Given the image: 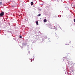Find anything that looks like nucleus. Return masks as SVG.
<instances>
[{"label": "nucleus", "mask_w": 75, "mask_h": 75, "mask_svg": "<svg viewBox=\"0 0 75 75\" xmlns=\"http://www.w3.org/2000/svg\"><path fill=\"white\" fill-rule=\"evenodd\" d=\"M0 16H4V12H2L0 14Z\"/></svg>", "instance_id": "f257e3e1"}, {"label": "nucleus", "mask_w": 75, "mask_h": 75, "mask_svg": "<svg viewBox=\"0 0 75 75\" xmlns=\"http://www.w3.org/2000/svg\"><path fill=\"white\" fill-rule=\"evenodd\" d=\"M36 24L37 25H38V21H37L36 22Z\"/></svg>", "instance_id": "f03ea898"}, {"label": "nucleus", "mask_w": 75, "mask_h": 75, "mask_svg": "<svg viewBox=\"0 0 75 75\" xmlns=\"http://www.w3.org/2000/svg\"><path fill=\"white\" fill-rule=\"evenodd\" d=\"M44 22H45V23H46V22H47V20L44 19Z\"/></svg>", "instance_id": "7ed1b4c3"}, {"label": "nucleus", "mask_w": 75, "mask_h": 75, "mask_svg": "<svg viewBox=\"0 0 75 75\" xmlns=\"http://www.w3.org/2000/svg\"><path fill=\"white\" fill-rule=\"evenodd\" d=\"M31 5H33V4H34V3L33 2H31Z\"/></svg>", "instance_id": "20e7f679"}, {"label": "nucleus", "mask_w": 75, "mask_h": 75, "mask_svg": "<svg viewBox=\"0 0 75 75\" xmlns=\"http://www.w3.org/2000/svg\"><path fill=\"white\" fill-rule=\"evenodd\" d=\"M41 15V14H40L38 15V17H40V16Z\"/></svg>", "instance_id": "39448f33"}, {"label": "nucleus", "mask_w": 75, "mask_h": 75, "mask_svg": "<svg viewBox=\"0 0 75 75\" xmlns=\"http://www.w3.org/2000/svg\"><path fill=\"white\" fill-rule=\"evenodd\" d=\"M2 4V2H0V5H1Z\"/></svg>", "instance_id": "423d86ee"}, {"label": "nucleus", "mask_w": 75, "mask_h": 75, "mask_svg": "<svg viewBox=\"0 0 75 75\" xmlns=\"http://www.w3.org/2000/svg\"><path fill=\"white\" fill-rule=\"evenodd\" d=\"M20 38H22V36H20Z\"/></svg>", "instance_id": "0eeeda50"}, {"label": "nucleus", "mask_w": 75, "mask_h": 75, "mask_svg": "<svg viewBox=\"0 0 75 75\" xmlns=\"http://www.w3.org/2000/svg\"><path fill=\"white\" fill-rule=\"evenodd\" d=\"M56 38H57V39H58V38H59L58 36H56Z\"/></svg>", "instance_id": "6e6552de"}, {"label": "nucleus", "mask_w": 75, "mask_h": 75, "mask_svg": "<svg viewBox=\"0 0 75 75\" xmlns=\"http://www.w3.org/2000/svg\"><path fill=\"white\" fill-rule=\"evenodd\" d=\"M74 22H75V19H74Z\"/></svg>", "instance_id": "1a4fd4ad"}, {"label": "nucleus", "mask_w": 75, "mask_h": 75, "mask_svg": "<svg viewBox=\"0 0 75 75\" xmlns=\"http://www.w3.org/2000/svg\"><path fill=\"white\" fill-rule=\"evenodd\" d=\"M74 6V7H75V5H74V6Z\"/></svg>", "instance_id": "9d476101"}, {"label": "nucleus", "mask_w": 75, "mask_h": 75, "mask_svg": "<svg viewBox=\"0 0 75 75\" xmlns=\"http://www.w3.org/2000/svg\"><path fill=\"white\" fill-rule=\"evenodd\" d=\"M1 0V1H2V0Z\"/></svg>", "instance_id": "9b49d317"}, {"label": "nucleus", "mask_w": 75, "mask_h": 75, "mask_svg": "<svg viewBox=\"0 0 75 75\" xmlns=\"http://www.w3.org/2000/svg\"><path fill=\"white\" fill-rule=\"evenodd\" d=\"M69 42H71V41H70Z\"/></svg>", "instance_id": "f8f14e48"}, {"label": "nucleus", "mask_w": 75, "mask_h": 75, "mask_svg": "<svg viewBox=\"0 0 75 75\" xmlns=\"http://www.w3.org/2000/svg\"><path fill=\"white\" fill-rule=\"evenodd\" d=\"M73 47V48H74V47Z\"/></svg>", "instance_id": "ddd939ff"}]
</instances>
